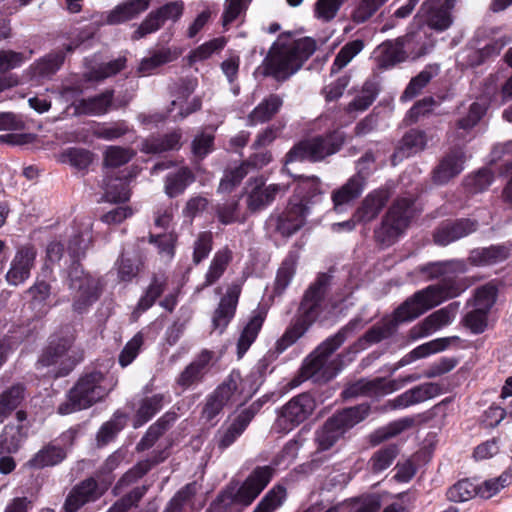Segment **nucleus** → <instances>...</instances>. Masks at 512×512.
Listing matches in <instances>:
<instances>
[{
    "mask_svg": "<svg viewBox=\"0 0 512 512\" xmlns=\"http://www.w3.org/2000/svg\"><path fill=\"white\" fill-rule=\"evenodd\" d=\"M463 264L457 260L430 262L418 268L421 274L427 275L428 280L444 277L434 285L417 291L404 301L394 312L392 319L382 326L373 328L367 333L369 341L378 342L394 333L399 323L411 321L426 311L440 305L442 302L459 296L464 287L451 274L462 270Z\"/></svg>",
    "mask_w": 512,
    "mask_h": 512,
    "instance_id": "nucleus-1",
    "label": "nucleus"
},
{
    "mask_svg": "<svg viewBox=\"0 0 512 512\" xmlns=\"http://www.w3.org/2000/svg\"><path fill=\"white\" fill-rule=\"evenodd\" d=\"M315 50L316 41L310 37L293 39L290 34L280 35L264 60L266 75L279 82L288 80Z\"/></svg>",
    "mask_w": 512,
    "mask_h": 512,
    "instance_id": "nucleus-2",
    "label": "nucleus"
},
{
    "mask_svg": "<svg viewBox=\"0 0 512 512\" xmlns=\"http://www.w3.org/2000/svg\"><path fill=\"white\" fill-rule=\"evenodd\" d=\"M329 280V275L321 273L315 282L309 286L300 303L298 315L276 342V350L279 353L293 345L316 321L321 312V302L329 285Z\"/></svg>",
    "mask_w": 512,
    "mask_h": 512,
    "instance_id": "nucleus-3",
    "label": "nucleus"
},
{
    "mask_svg": "<svg viewBox=\"0 0 512 512\" xmlns=\"http://www.w3.org/2000/svg\"><path fill=\"white\" fill-rule=\"evenodd\" d=\"M350 332L351 330L346 326L322 342L306 357L298 376L290 382V385L297 387L309 379L315 383H325L335 377L340 367L337 366V360L329 361V358L345 342Z\"/></svg>",
    "mask_w": 512,
    "mask_h": 512,
    "instance_id": "nucleus-4",
    "label": "nucleus"
},
{
    "mask_svg": "<svg viewBox=\"0 0 512 512\" xmlns=\"http://www.w3.org/2000/svg\"><path fill=\"white\" fill-rule=\"evenodd\" d=\"M113 388L114 384L108 385L102 372L96 370L86 372L69 390L66 401L58 406V413L67 415L90 408L105 399Z\"/></svg>",
    "mask_w": 512,
    "mask_h": 512,
    "instance_id": "nucleus-5",
    "label": "nucleus"
},
{
    "mask_svg": "<svg viewBox=\"0 0 512 512\" xmlns=\"http://www.w3.org/2000/svg\"><path fill=\"white\" fill-rule=\"evenodd\" d=\"M345 139L341 130H335L325 136L314 137L296 144L286 155V164L294 161H320L337 152Z\"/></svg>",
    "mask_w": 512,
    "mask_h": 512,
    "instance_id": "nucleus-6",
    "label": "nucleus"
},
{
    "mask_svg": "<svg viewBox=\"0 0 512 512\" xmlns=\"http://www.w3.org/2000/svg\"><path fill=\"white\" fill-rule=\"evenodd\" d=\"M273 471L270 466L256 467L239 488L229 487L218 496L217 501L223 506L232 503L250 505L268 485Z\"/></svg>",
    "mask_w": 512,
    "mask_h": 512,
    "instance_id": "nucleus-7",
    "label": "nucleus"
},
{
    "mask_svg": "<svg viewBox=\"0 0 512 512\" xmlns=\"http://www.w3.org/2000/svg\"><path fill=\"white\" fill-rule=\"evenodd\" d=\"M69 288L73 292L72 308L79 314L86 312L101 295L99 280L85 273L75 261L69 271Z\"/></svg>",
    "mask_w": 512,
    "mask_h": 512,
    "instance_id": "nucleus-8",
    "label": "nucleus"
},
{
    "mask_svg": "<svg viewBox=\"0 0 512 512\" xmlns=\"http://www.w3.org/2000/svg\"><path fill=\"white\" fill-rule=\"evenodd\" d=\"M413 201L408 198L396 200L382 220L381 226L375 231V238L385 246H389L407 228L413 215Z\"/></svg>",
    "mask_w": 512,
    "mask_h": 512,
    "instance_id": "nucleus-9",
    "label": "nucleus"
},
{
    "mask_svg": "<svg viewBox=\"0 0 512 512\" xmlns=\"http://www.w3.org/2000/svg\"><path fill=\"white\" fill-rule=\"evenodd\" d=\"M73 343L72 335L60 338L57 341H51L41 355L39 363L43 366L60 364L62 368L57 375H67L81 359V356L74 349Z\"/></svg>",
    "mask_w": 512,
    "mask_h": 512,
    "instance_id": "nucleus-10",
    "label": "nucleus"
},
{
    "mask_svg": "<svg viewBox=\"0 0 512 512\" xmlns=\"http://www.w3.org/2000/svg\"><path fill=\"white\" fill-rule=\"evenodd\" d=\"M183 12L184 2L180 0L168 2L160 6L148 13L144 20L133 31L131 39L137 41L149 34L159 31L168 20H171L173 23L177 22L182 17Z\"/></svg>",
    "mask_w": 512,
    "mask_h": 512,
    "instance_id": "nucleus-11",
    "label": "nucleus"
},
{
    "mask_svg": "<svg viewBox=\"0 0 512 512\" xmlns=\"http://www.w3.org/2000/svg\"><path fill=\"white\" fill-rule=\"evenodd\" d=\"M315 407L316 402L309 393L299 394L282 407L277 423L283 430H291L304 422L312 414Z\"/></svg>",
    "mask_w": 512,
    "mask_h": 512,
    "instance_id": "nucleus-12",
    "label": "nucleus"
},
{
    "mask_svg": "<svg viewBox=\"0 0 512 512\" xmlns=\"http://www.w3.org/2000/svg\"><path fill=\"white\" fill-rule=\"evenodd\" d=\"M352 427V408H345L330 417L316 432V442L320 450L330 449L343 434Z\"/></svg>",
    "mask_w": 512,
    "mask_h": 512,
    "instance_id": "nucleus-13",
    "label": "nucleus"
},
{
    "mask_svg": "<svg viewBox=\"0 0 512 512\" xmlns=\"http://www.w3.org/2000/svg\"><path fill=\"white\" fill-rule=\"evenodd\" d=\"M242 381L239 373H232L227 381L221 384L207 399L203 416L208 420L214 419L225 405L236 401L238 382Z\"/></svg>",
    "mask_w": 512,
    "mask_h": 512,
    "instance_id": "nucleus-14",
    "label": "nucleus"
},
{
    "mask_svg": "<svg viewBox=\"0 0 512 512\" xmlns=\"http://www.w3.org/2000/svg\"><path fill=\"white\" fill-rule=\"evenodd\" d=\"M104 491L105 489L93 477L84 479L75 485L67 495L64 503L65 512L78 511L85 504L99 499Z\"/></svg>",
    "mask_w": 512,
    "mask_h": 512,
    "instance_id": "nucleus-15",
    "label": "nucleus"
},
{
    "mask_svg": "<svg viewBox=\"0 0 512 512\" xmlns=\"http://www.w3.org/2000/svg\"><path fill=\"white\" fill-rule=\"evenodd\" d=\"M476 220L461 218L455 221L441 223L433 232L435 244L447 246L463 237L470 235L478 229Z\"/></svg>",
    "mask_w": 512,
    "mask_h": 512,
    "instance_id": "nucleus-16",
    "label": "nucleus"
},
{
    "mask_svg": "<svg viewBox=\"0 0 512 512\" xmlns=\"http://www.w3.org/2000/svg\"><path fill=\"white\" fill-rule=\"evenodd\" d=\"M466 155L461 148L447 152L432 171V181L436 185H445L457 177L464 169Z\"/></svg>",
    "mask_w": 512,
    "mask_h": 512,
    "instance_id": "nucleus-17",
    "label": "nucleus"
},
{
    "mask_svg": "<svg viewBox=\"0 0 512 512\" xmlns=\"http://www.w3.org/2000/svg\"><path fill=\"white\" fill-rule=\"evenodd\" d=\"M36 255L37 252L33 246L26 245L17 250L6 274V280L10 285L17 286L30 277Z\"/></svg>",
    "mask_w": 512,
    "mask_h": 512,
    "instance_id": "nucleus-18",
    "label": "nucleus"
},
{
    "mask_svg": "<svg viewBox=\"0 0 512 512\" xmlns=\"http://www.w3.org/2000/svg\"><path fill=\"white\" fill-rule=\"evenodd\" d=\"M240 294L241 285L234 282L228 287L226 294L221 298L212 318L213 328L219 330V333L225 330L234 317Z\"/></svg>",
    "mask_w": 512,
    "mask_h": 512,
    "instance_id": "nucleus-19",
    "label": "nucleus"
},
{
    "mask_svg": "<svg viewBox=\"0 0 512 512\" xmlns=\"http://www.w3.org/2000/svg\"><path fill=\"white\" fill-rule=\"evenodd\" d=\"M459 306V302H452L449 305L431 313L413 328L415 337L428 336L451 324L456 317Z\"/></svg>",
    "mask_w": 512,
    "mask_h": 512,
    "instance_id": "nucleus-20",
    "label": "nucleus"
},
{
    "mask_svg": "<svg viewBox=\"0 0 512 512\" xmlns=\"http://www.w3.org/2000/svg\"><path fill=\"white\" fill-rule=\"evenodd\" d=\"M114 90L107 89L92 97L72 102L76 116H100L106 114L113 105Z\"/></svg>",
    "mask_w": 512,
    "mask_h": 512,
    "instance_id": "nucleus-21",
    "label": "nucleus"
},
{
    "mask_svg": "<svg viewBox=\"0 0 512 512\" xmlns=\"http://www.w3.org/2000/svg\"><path fill=\"white\" fill-rule=\"evenodd\" d=\"M308 208L301 201L290 202L286 210L276 218V230L284 237L296 233L304 224Z\"/></svg>",
    "mask_w": 512,
    "mask_h": 512,
    "instance_id": "nucleus-22",
    "label": "nucleus"
},
{
    "mask_svg": "<svg viewBox=\"0 0 512 512\" xmlns=\"http://www.w3.org/2000/svg\"><path fill=\"white\" fill-rule=\"evenodd\" d=\"M413 38V34L406 35L396 40L385 41L379 45L377 48L378 65L381 68H388L405 61L407 54L404 50V46L409 45Z\"/></svg>",
    "mask_w": 512,
    "mask_h": 512,
    "instance_id": "nucleus-23",
    "label": "nucleus"
},
{
    "mask_svg": "<svg viewBox=\"0 0 512 512\" xmlns=\"http://www.w3.org/2000/svg\"><path fill=\"white\" fill-rule=\"evenodd\" d=\"M213 358V352L202 350L195 359L180 373L176 382L183 388H188L201 382L209 370V364Z\"/></svg>",
    "mask_w": 512,
    "mask_h": 512,
    "instance_id": "nucleus-24",
    "label": "nucleus"
},
{
    "mask_svg": "<svg viewBox=\"0 0 512 512\" xmlns=\"http://www.w3.org/2000/svg\"><path fill=\"white\" fill-rule=\"evenodd\" d=\"M64 60L65 53L63 51H56L45 55L29 67L28 74L30 79L36 82L50 79L63 65Z\"/></svg>",
    "mask_w": 512,
    "mask_h": 512,
    "instance_id": "nucleus-25",
    "label": "nucleus"
},
{
    "mask_svg": "<svg viewBox=\"0 0 512 512\" xmlns=\"http://www.w3.org/2000/svg\"><path fill=\"white\" fill-rule=\"evenodd\" d=\"M419 14L427 25L436 31H445L453 23L451 13L441 8L440 0H426L421 5Z\"/></svg>",
    "mask_w": 512,
    "mask_h": 512,
    "instance_id": "nucleus-26",
    "label": "nucleus"
},
{
    "mask_svg": "<svg viewBox=\"0 0 512 512\" xmlns=\"http://www.w3.org/2000/svg\"><path fill=\"white\" fill-rule=\"evenodd\" d=\"M428 142L426 133L418 129H410L407 131L392 156V161L395 164L396 160L401 161L423 151Z\"/></svg>",
    "mask_w": 512,
    "mask_h": 512,
    "instance_id": "nucleus-27",
    "label": "nucleus"
},
{
    "mask_svg": "<svg viewBox=\"0 0 512 512\" xmlns=\"http://www.w3.org/2000/svg\"><path fill=\"white\" fill-rule=\"evenodd\" d=\"M398 389L399 384L396 379L386 380V378L377 377L368 380L362 378L354 382V396L377 397L392 393Z\"/></svg>",
    "mask_w": 512,
    "mask_h": 512,
    "instance_id": "nucleus-28",
    "label": "nucleus"
},
{
    "mask_svg": "<svg viewBox=\"0 0 512 512\" xmlns=\"http://www.w3.org/2000/svg\"><path fill=\"white\" fill-rule=\"evenodd\" d=\"M282 189L283 187L278 184L265 186L261 179L255 180V185L251 188L247 197L248 209L252 212L264 209L275 199L276 194Z\"/></svg>",
    "mask_w": 512,
    "mask_h": 512,
    "instance_id": "nucleus-29",
    "label": "nucleus"
},
{
    "mask_svg": "<svg viewBox=\"0 0 512 512\" xmlns=\"http://www.w3.org/2000/svg\"><path fill=\"white\" fill-rule=\"evenodd\" d=\"M182 133L180 130L162 136H151L142 141L140 150L146 154H160L181 147Z\"/></svg>",
    "mask_w": 512,
    "mask_h": 512,
    "instance_id": "nucleus-30",
    "label": "nucleus"
},
{
    "mask_svg": "<svg viewBox=\"0 0 512 512\" xmlns=\"http://www.w3.org/2000/svg\"><path fill=\"white\" fill-rule=\"evenodd\" d=\"M150 0H127L116 6L107 16V23L120 24L136 18L149 8Z\"/></svg>",
    "mask_w": 512,
    "mask_h": 512,
    "instance_id": "nucleus-31",
    "label": "nucleus"
},
{
    "mask_svg": "<svg viewBox=\"0 0 512 512\" xmlns=\"http://www.w3.org/2000/svg\"><path fill=\"white\" fill-rule=\"evenodd\" d=\"M388 199L389 193L387 190H375L366 196L354 216L361 222L371 221L379 214Z\"/></svg>",
    "mask_w": 512,
    "mask_h": 512,
    "instance_id": "nucleus-32",
    "label": "nucleus"
},
{
    "mask_svg": "<svg viewBox=\"0 0 512 512\" xmlns=\"http://www.w3.org/2000/svg\"><path fill=\"white\" fill-rule=\"evenodd\" d=\"M167 455L164 451H153L150 457L145 460L139 461L130 470H128L118 481L116 487H126L147 474L153 466L163 462Z\"/></svg>",
    "mask_w": 512,
    "mask_h": 512,
    "instance_id": "nucleus-33",
    "label": "nucleus"
},
{
    "mask_svg": "<svg viewBox=\"0 0 512 512\" xmlns=\"http://www.w3.org/2000/svg\"><path fill=\"white\" fill-rule=\"evenodd\" d=\"M27 435V428L23 425H5L0 433V456L16 453L27 439Z\"/></svg>",
    "mask_w": 512,
    "mask_h": 512,
    "instance_id": "nucleus-34",
    "label": "nucleus"
},
{
    "mask_svg": "<svg viewBox=\"0 0 512 512\" xmlns=\"http://www.w3.org/2000/svg\"><path fill=\"white\" fill-rule=\"evenodd\" d=\"M283 105V99L277 94L264 98L248 115L250 125L265 123L271 120Z\"/></svg>",
    "mask_w": 512,
    "mask_h": 512,
    "instance_id": "nucleus-35",
    "label": "nucleus"
},
{
    "mask_svg": "<svg viewBox=\"0 0 512 512\" xmlns=\"http://www.w3.org/2000/svg\"><path fill=\"white\" fill-rule=\"evenodd\" d=\"M195 181V175L189 167H181L165 178L164 191L169 198H175Z\"/></svg>",
    "mask_w": 512,
    "mask_h": 512,
    "instance_id": "nucleus-36",
    "label": "nucleus"
},
{
    "mask_svg": "<svg viewBox=\"0 0 512 512\" xmlns=\"http://www.w3.org/2000/svg\"><path fill=\"white\" fill-rule=\"evenodd\" d=\"M266 317L264 310L258 309L253 312L249 322L244 327L237 343V353L241 358L252 343L255 341Z\"/></svg>",
    "mask_w": 512,
    "mask_h": 512,
    "instance_id": "nucleus-37",
    "label": "nucleus"
},
{
    "mask_svg": "<svg viewBox=\"0 0 512 512\" xmlns=\"http://www.w3.org/2000/svg\"><path fill=\"white\" fill-rule=\"evenodd\" d=\"M232 251L228 247L218 250L205 274V281L200 289L207 288L216 283L226 271L229 263L232 261Z\"/></svg>",
    "mask_w": 512,
    "mask_h": 512,
    "instance_id": "nucleus-38",
    "label": "nucleus"
},
{
    "mask_svg": "<svg viewBox=\"0 0 512 512\" xmlns=\"http://www.w3.org/2000/svg\"><path fill=\"white\" fill-rule=\"evenodd\" d=\"M27 293L30 295L31 300L29 307L35 311V317L41 318L46 315L50 309L47 300L51 294V286L43 280H37L31 286Z\"/></svg>",
    "mask_w": 512,
    "mask_h": 512,
    "instance_id": "nucleus-39",
    "label": "nucleus"
},
{
    "mask_svg": "<svg viewBox=\"0 0 512 512\" xmlns=\"http://www.w3.org/2000/svg\"><path fill=\"white\" fill-rule=\"evenodd\" d=\"M25 398V387L14 385L0 394V423H3Z\"/></svg>",
    "mask_w": 512,
    "mask_h": 512,
    "instance_id": "nucleus-40",
    "label": "nucleus"
},
{
    "mask_svg": "<svg viewBox=\"0 0 512 512\" xmlns=\"http://www.w3.org/2000/svg\"><path fill=\"white\" fill-rule=\"evenodd\" d=\"M486 110L487 105L485 102H473L469 107L468 114L458 119L455 123L456 137L464 139L466 134L481 120Z\"/></svg>",
    "mask_w": 512,
    "mask_h": 512,
    "instance_id": "nucleus-41",
    "label": "nucleus"
},
{
    "mask_svg": "<svg viewBox=\"0 0 512 512\" xmlns=\"http://www.w3.org/2000/svg\"><path fill=\"white\" fill-rule=\"evenodd\" d=\"M164 395L155 394L141 400L136 411L133 427L139 428L147 423L163 407Z\"/></svg>",
    "mask_w": 512,
    "mask_h": 512,
    "instance_id": "nucleus-42",
    "label": "nucleus"
},
{
    "mask_svg": "<svg viewBox=\"0 0 512 512\" xmlns=\"http://www.w3.org/2000/svg\"><path fill=\"white\" fill-rule=\"evenodd\" d=\"M509 248L506 245H492L490 247L472 251L470 259L476 265H492L506 260Z\"/></svg>",
    "mask_w": 512,
    "mask_h": 512,
    "instance_id": "nucleus-43",
    "label": "nucleus"
},
{
    "mask_svg": "<svg viewBox=\"0 0 512 512\" xmlns=\"http://www.w3.org/2000/svg\"><path fill=\"white\" fill-rule=\"evenodd\" d=\"M246 428L247 425L237 416L229 424L222 425L215 435L217 448L223 451L231 446Z\"/></svg>",
    "mask_w": 512,
    "mask_h": 512,
    "instance_id": "nucleus-44",
    "label": "nucleus"
},
{
    "mask_svg": "<svg viewBox=\"0 0 512 512\" xmlns=\"http://www.w3.org/2000/svg\"><path fill=\"white\" fill-rule=\"evenodd\" d=\"M65 457L66 453L63 448L49 444L36 453L34 457L27 462V465L31 468L41 469L60 463Z\"/></svg>",
    "mask_w": 512,
    "mask_h": 512,
    "instance_id": "nucleus-45",
    "label": "nucleus"
},
{
    "mask_svg": "<svg viewBox=\"0 0 512 512\" xmlns=\"http://www.w3.org/2000/svg\"><path fill=\"white\" fill-rule=\"evenodd\" d=\"M104 196L109 202H125L130 198L126 177L107 176L104 180Z\"/></svg>",
    "mask_w": 512,
    "mask_h": 512,
    "instance_id": "nucleus-46",
    "label": "nucleus"
},
{
    "mask_svg": "<svg viewBox=\"0 0 512 512\" xmlns=\"http://www.w3.org/2000/svg\"><path fill=\"white\" fill-rule=\"evenodd\" d=\"M177 58L169 48H163L153 52L150 57L143 58L137 69V73L141 76L151 74L155 69L169 63Z\"/></svg>",
    "mask_w": 512,
    "mask_h": 512,
    "instance_id": "nucleus-47",
    "label": "nucleus"
},
{
    "mask_svg": "<svg viewBox=\"0 0 512 512\" xmlns=\"http://www.w3.org/2000/svg\"><path fill=\"white\" fill-rule=\"evenodd\" d=\"M126 58L119 57L107 63H103L96 68L91 69L85 74L89 81H102L106 78L116 75L126 66Z\"/></svg>",
    "mask_w": 512,
    "mask_h": 512,
    "instance_id": "nucleus-48",
    "label": "nucleus"
},
{
    "mask_svg": "<svg viewBox=\"0 0 512 512\" xmlns=\"http://www.w3.org/2000/svg\"><path fill=\"white\" fill-rule=\"evenodd\" d=\"M398 454L399 449L395 444L376 451L369 461L372 472L379 473L390 467Z\"/></svg>",
    "mask_w": 512,
    "mask_h": 512,
    "instance_id": "nucleus-49",
    "label": "nucleus"
},
{
    "mask_svg": "<svg viewBox=\"0 0 512 512\" xmlns=\"http://www.w3.org/2000/svg\"><path fill=\"white\" fill-rule=\"evenodd\" d=\"M286 497L284 486L277 485L267 492L253 512H273L283 503Z\"/></svg>",
    "mask_w": 512,
    "mask_h": 512,
    "instance_id": "nucleus-50",
    "label": "nucleus"
},
{
    "mask_svg": "<svg viewBox=\"0 0 512 512\" xmlns=\"http://www.w3.org/2000/svg\"><path fill=\"white\" fill-rule=\"evenodd\" d=\"M415 424L414 417H404L389 423L386 427L381 430H378L374 437L376 443H380L389 438L395 437L402 433L403 431L413 427Z\"/></svg>",
    "mask_w": 512,
    "mask_h": 512,
    "instance_id": "nucleus-51",
    "label": "nucleus"
},
{
    "mask_svg": "<svg viewBox=\"0 0 512 512\" xmlns=\"http://www.w3.org/2000/svg\"><path fill=\"white\" fill-rule=\"evenodd\" d=\"M478 494V486L468 479L461 480L450 487L447 491V497L452 502H465Z\"/></svg>",
    "mask_w": 512,
    "mask_h": 512,
    "instance_id": "nucleus-52",
    "label": "nucleus"
},
{
    "mask_svg": "<svg viewBox=\"0 0 512 512\" xmlns=\"http://www.w3.org/2000/svg\"><path fill=\"white\" fill-rule=\"evenodd\" d=\"M458 340V337H445L432 340L424 343L411 351V357L415 360L429 356L430 354L437 353L445 350L452 341Z\"/></svg>",
    "mask_w": 512,
    "mask_h": 512,
    "instance_id": "nucleus-53",
    "label": "nucleus"
},
{
    "mask_svg": "<svg viewBox=\"0 0 512 512\" xmlns=\"http://www.w3.org/2000/svg\"><path fill=\"white\" fill-rule=\"evenodd\" d=\"M125 417L121 414H115L114 417L104 423L97 433V441L100 445H105L112 441L115 436L124 428Z\"/></svg>",
    "mask_w": 512,
    "mask_h": 512,
    "instance_id": "nucleus-54",
    "label": "nucleus"
},
{
    "mask_svg": "<svg viewBox=\"0 0 512 512\" xmlns=\"http://www.w3.org/2000/svg\"><path fill=\"white\" fill-rule=\"evenodd\" d=\"M135 155V152L129 148L120 146H110L104 154L106 166L117 168L128 163Z\"/></svg>",
    "mask_w": 512,
    "mask_h": 512,
    "instance_id": "nucleus-55",
    "label": "nucleus"
},
{
    "mask_svg": "<svg viewBox=\"0 0 512 512\" xmlns=\"http://www.w3.org/2000/svg\"><path fill=\"white\" fill-rule=\"evenodd\" d=\"M226 45V39L224 37L214 38L193 50L188 58L190 63L196 61H202L209 58L213 53L222 50Z\"/></svg>",
    "mask_w": 512,
    "mask_h": 512,
    "instance_id": "nucleus-56",
    "label": "nucleus"
},
{
    "mask_svg": "<svg viewBox=\"0 0 512 512\" xmlns=\"http://www.w3.org/2000/svg\"><path fill=\"white\" fill-rule=\"evenodd\" d=\"M378 91V83L375 80H367L354 98V110L367 109L375 100Z\"/></svg>",
    "mask_w": 512,
    "mask_h": 512,
    "instance_id": "nucleus-57",
    "label": "nucleus"
},
{
    "mask_svg": "<svg viewBox=\"0 0 512 512\" xmlns=\"http://www.w3.org/2000/svg\"><path fill=\"white\" fill-rule=\"evenodd\" d=\"M413 405L432 399L442 392L441 386L437 383L427 382L408 390Z\"/></svg>",
    "mask_w": 512,
    "mask_h": 512,
    "instance_id": "nucleus-58",
    "label": "nucleus"
},
{
    "mask_svg": "<svg viewBox=\"0 0 512 512\" xmlns=\"http://www.w3.org/2000/svg\"><path fill=\"white\" fill-rule=\"evenodd\" d=\"M198 491L196 482L188 483L170 500L164 512H182L183 505Z\"/></svg>",
    "mask_w": 512,
    "mask_h": 512,
    "instance_id": "nucleus-59",
    "label": "nucleus"
},
{
    "mask_svg": "<svg viewBox=\"0 0 512 512\" xmlns=\"http://www.w3.org/2000/svg\"><path fill=\"white\" fill-rule=\"evenodd\" d=\"M333 210L336 213L344 212L352 201V178L338 189H335L331 195Z\"/></svg>",
    "mask_w": 512,
    "mask_h": 512,
    "instance_id": "nucleus-60",
    "label": "nucleus"
},
{
    "mask_svg": "<svg viewBox=\"0 0 512 512\" xmlns=\"http://www.w3.org/2000/svg\"><path fill=\"white\" fill-rule=\"evenodd\" d=\"M147 492L146 486L134 488L131 492L116 501L107 512H126L137 503Z\"/></svg>",
    "mask_w": 512,
    "mask_h": 512,
    "instance_id": "nucleus-61",
    "label": "nucleus"
},
{
    "mask_svg": "<svg viewBox=\"0 0 512 512\" xmlns=\"http://www.w3.org/2000/svg\"><path fill=\"white\" fill-rule=\"evenodd\" d=\"M296 263L292 257L286 258L278 269L275 280V291L281 294L289 285L295 273Z\"/></svg>",
    "mask_w": 512,
    "mask_h": 512,
    "instance_id": "nucleus-62",
    "label": "nucleus"
},
{
    "mask_svg": "<svg viewBox=\"0 0 512 512\" xmlns=\"http://www.w3.org/2000/svg\"><path fill=\"white\" fill-rule=\"evenodd\" d=\"M214 144V136L210 133L201 132L195 136L191 143V151L193 156L198 159H204L212 150Z\"/></svg>",
    "mask_w": 512,
    "mask_h": 512,
    "instance_id": "nucleus-63",
    "label": "nucleus"
},
{
    "mask_svg": "<svg viewBox=\"0 0 512 512\" xmlns=\"http://www.w3.org/2000/svg\"><path fill=\"white\" fill-rule=\"evenodd\" d=\"M497 292V287L492 283H488L478 288L475 295L476 307L489 312L496 302Z\"/></svg>",
    "mask_w": 512,
    "mask_h": 512,
    "instance_id": "nucleus-64",
    "label": "nucleus"
}]
</instances>
